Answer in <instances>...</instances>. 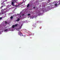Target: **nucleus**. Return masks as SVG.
<instances>
[{
    "label": "nucleus",
    "mask_w": 60,
    "mask_h": 60,
    "mask_svg": "<svg viewBox=\"0 0 60 60\" xmlns=\"http://www.w3.org/2000/svg\"><path fill=\"white\" fill-rule=\"evenodd\" d=\"M17 1V0H12L11 2V4L12 6H14V3H18Z\"/></svg>",
    "instance_id": "nucleus-1"
},
{
    "label": "nucleus",
    "mask_w": 60,
    "mask_h": 60,
    "mask_svg": "<svg viewBox=\"0 0 60 60\" xmlns=\"http://www.w3.org/2000/svg\"><path fill=\"white\" fill-rule=\"evenodd\" d=\"M7 1V0H2L1 1V3H1V4H4V5H5V2H6Z\"/></svg>",
    "instance_id": "nucleus-2"
},
{
    "label": "nucleus",
    "mask_w": 60,
    "mask_h": 60,
    "mask_svg": "<svg viewBox=\"0 0 60 60\" xmlns=\"http://www.w3.org/2000/svg\"><path fill=\"white\" fill-rule=\"evenodd\" d=\"M60 4V3H59V4H57V3H56V4H54V5H55V6H58V5H59V4Z\"/></svg>",
    "instance_id": "nucleus-3"
},
{
    "label": "nucleus",
    "mask_w": 60,
    "mask_h": 60,
    "mask_svg": "<svg viewBox=\"0 0 60 60\" xmlns=\"http://www.w3.org/2000/svg\"><path fill=\"white\" fill-rule=\"evenodd\" d=\"M20 34V36H23V37H25V36H23V34H22V33H21L20 34Z\"/></svg>",
    "instance_id": "nucleus-4"
},
{
    "label": "nucleus",
    "mask_w": 60,
    "mask_h": 60,
    "mask_svg": "<svg viewBox=\"0 0 60 60\" xmlns=\"http://www.w3.org/2000/svg\"><path fill=\"white\" fill-rule=\"evenodd\" d=\"M15 25H13L12 26V28H15Z\"/></svg>",
    "instance_id": "nucleus-5"
},
{
    "label": "nucleus",
    "mask_w": 60,
    "mask_h": 60,
    "mask_svg": "<svg viewBox=\"0 0 60 60\" xmlns=\"http://www.w3.org/2000/svg\"><path fill=\"white\" fill-rule=\"evenodd\" d=\"M19 20H20L19 18H18L17 20H16V21H19Z\"/></svg>",
    "instance_id": "nucleus-6"
},
{
    "label": "nucleus",
    "mask_w": 60,
    "mask_h": 60,
    "mask_svg": "<svg viewBox=\"0 0 60 60\" xmlns=\"http://www.w3.org/2000/svg\"><path fill=\"white\" fill-rule=\"evenodd\" d=\"M30 5H29V4H27V7H28Z\"/></svg>",
    "instance_id": "nucleus-7"
},
{
    "label": "nucleus",
    "mask_w": 60,
    "mask_h": 60,
    "mask_svg": "<svg viewBox=\"0 0 60 60\" xmlns=\"http://www.w3.org/2000/svg\"><path fill=\"white\" fill-rule=\"evenodd\" d=\"M18 24H16L15 25V26L16 27L17 26H18Z\"/></svg>",
    "instance_id": "nucleus-8"
},
{
    "label": "nucleus",
    "mask_w": 60,
    "mask_h": 60,
    "mask_svg": "<svg viewBox=\"0 0 60 60\" xmlns=\"http://www.w3.org/2000/svg\"><path fill=\"white\" fill-rule=\"evenodd\" d=\"M21 33V32L20 31H19L18 32V34H20Z\"/></svg>",
    "instance_id": "nucleus-9"
},
{
    "label": "nucleus",
    "mask_w": 60,
    "mask_h": 60,
    "mask_svg": "<svg viewBox=\"0 0 60 60\" xmlns=\"http://www.w3.org/2000/svg\"><path fill=\"white\" fill-rule=\"evenodd\" d=\"M12 18H13V16H11L10 17L11 19H12Z\"/></svg>",
    "instance_id": "nucleus-10"
},
{
    "label": "nucleus",
    "mask_w": 60,
    "mask_h": 60,
    "mask_svg": "<svg viewBox=\"0 0 60 60\" xmlns=\"http://www.w3.org/2000/svg\"><path fill=\"white\" fill-rule=\"evenodd\" d=\"M8 31V30L7 29L5 30L4 31V32H5V31Z\"/></svg>",
    "instance_id": "nucleus-11"
},
{
    "label": "nucleus",
    "mask_w": 60,
    "mask_h": 60,
    "mask_svg": "<svg viewBox=\"0 0 60 60\" xmlns=\"http://www.w3.org/2000/svg\"><path fill=\"white\" fill-rule=\"evenodd\" d=\"M5 6V5L2 6L1 7V8H3V7H4V6Z\"/></svg>",
    "instance_id": "nucleus-12"
},
{
    "label": "nucleus",
    "mask_w": 60,
    "mask_h": 60,
    "mask_svg": "<svg viewBox=\"0 0 60 60\" xmlns=\"http://www.w3.org/2000/svg\"><path fill=\"white\" fill-rule=\"evenodd\" d=\"M30 14H28V16H30Z\"/></svg>",
    "instance_id": "nucleus-13"
},
{
    "label": "nucleus",
    "mask_w": 60,
    "mask_h": 60,
    "mask_svg": "<svg viewBox=\"0 0 60 60\" xmlns=\"http://www.w3.org/2000/svg\"><path fill=\"white\" fill-rule=\"evenodd\" d=\"M2 19V17H0V20Z\"/></svg>",
    "instance_id": "nucleus-14"
},
{
    "label": "nucleus",
    "mask_w": 60,
    "mask_h": 60,
    "mask_svg": "<svg viewBox=\"0 0 60 60\" xmlns=\"http://www.w3.org/2000/svg\"><path fill=\"white\" fill-rule=\"evenodd\" d=\"M6 10V9H4V10H1V11H4V10Z\"/></svg>",
    "instance_id": "nucleus-15"
},
{
    "label": "nucleus",
    "mask_w": 60,
    "mask_h": 60,
    "mask_svg": "<svg viewBox=\"0 0 60 60\" xmlns=\"http://www.w3.org/2000/svg\"><path fill=\"white\" fill-rule=\"evenodd\" d=\"M21 3H20V4H19V5H21Z\"/></svg>",
    "instance_id": "nucleus-16"
},
{
    "label": "nucleus",
    "mask_w": 60,
    "mask_h": 60,
    "mask_svg": "<svg viewBox=\"0 0 60 60\" xmlns=\"http://www.w3.org/2000/svg\"><path fill=\"white\" fill-rule=\"evenodd\" d=\"M5 24H7V22H5Z\"/></svg>",
    "instance_id": "nucleus-17"
},
{
    "label": "nucleus",
    "mask_w": 60,
    "mask_h": 60,
    "mask_svg": "<svg viewBox=\"0 0 60 60\" xmlns=\"http://www.w3.org/2000/svg\"><path fill=\"white\" fill-rule=\"evenodd\" d=\"M33 8H34V9H35V7H33Z\"/></svg>",
    "instance_id": "nucleus-18"
},
{
    "label": "nucleus",
    "mask_w": 60,
    "mask_h": 60,
    "mask_svg": "<svg viewBox=\"0 0 60 60\" xmlns=\"http://www.w3.org/2000/svg\"><path fill=\"white\" fill-rule=\"evenodd\" d=\"M23 15H24V14L22 15V16H23Z\"/></svg>",
    "instance_id": "nucleus-19"
},
{
    "label": "nucleus",
    "mask_w": 60,
    "mask_h": 60,
    "mask_svg": "<svg viewBox=\"0 0 60 60\" xmlns=\"http://www.w3.org/2000/svg\"><path fill=\"white\" fill-rule=\"evenodd\" d=\"M4 13H2V14H4Z\"/></svg>",
    "instance_id": "nucleus-20"
},
{
    "label": "nucleus",
    "mask_w": 60,
    "mask_h": 60,
    "mask_svg": "<svg viewBox=\"0 0 60 60\" xmlns=\"http://www.w3.org/2000/svg\"><path fill=\"white\" fill-rule=\"evenodd\" d=\"M20 17H21V16H20Z\"/></svg>",
    "instance_id": "nucleus-21"
},
{
    "label": "nucleus",
    "mask_w": 60,
    "mask_h": 60,
    "mask_svg": "<svg viewBox=\"0 0 60 60\" xmlns=\"http://www.w3.org/2000/svg\"><path fill=\"white\" fill-rule=\"evenodd\" d=\"M49 1V0H48Z\"/></svg>",
    "instance_id": "nucleus-22"
}]
</instances>
